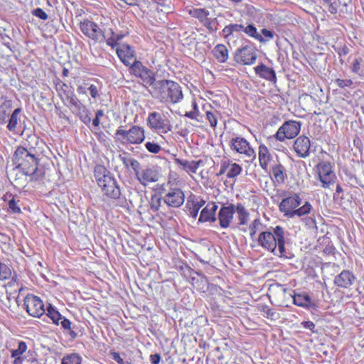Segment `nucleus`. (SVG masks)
<instances>
[{"label":"nucleus","mask_w":364,"mask_h":364,"mask_svg":"<svg viewBox=\"0 0 364 364\" xmlns=\"http://www.w3.org/2000/svg\"><path fill=\"white\" fill-rule=\"evenodd\" d=\"M241 172V165L230 159H225L220 162V169L215 176H217V177L225 176L228 179H234L240 176Z\"/></svg>","instance_id":"obj_13"},{"label":"nucleus","mask_w":364,"mask_h":364,"mask_svg":"<svg viewBox=\"0 0 364 364\" xmlns=\"http://www.w3.org/2000/svg\"><path fill=\"white\" fill-rule=\"evenodd\" d=\"M8 204V208H9L10 212L14 214H20L21 213V209L19 207V200H10L9 202H6Z\"/></svg>","instance_id":"obj_50"},{"label":"nucleus","mask_w":364,"mask_h":364,"mask_svg":"<svg viewBox=\"0 0 364 364\" xmlns=\"http://www.w3.org/2000/svg\"><path fill=\"white\" fill-rule=\"evenodd\" d=\"M60 364H82V357L77 353H70L64 355Z\"/></svg>","instance_id":"obj_43"},{"label":"nucleus","mask_w":364,"mask_h":364,"mask_svg":"<svg viewBox=\"0 0 364 364\" xmlns=\"http://www.w3.org/2000/svg\"><path fill=\"white\" fill-rule=\"evenodd\" d=\"M259 311L262 312V316L267 319H270V321H275L279 318V314L268 306H260Z\"/></svg>","instance_id":"obj_42"},{"label":"nucleus","mask_w":364,"mask_h":364,"mask_svg":"<svg viewBox=\"0 0 364 364\" xmlns=\"http://www.w3.org/2000/svg\"><path fill=\"white\" fill-rule=\"evenodd\" d=\"M316 172L318 174V181L322 183V188L327 189L334 184L336 179L333 167L328 161H320L316 166Z\"/></svg>","instance_id":"obj_8"},{"label":"nucleus","mask_w":364,"mask_h":364,"mask_svg":"<svg viewBox=\"0 0 364 364\" xmlns=\"http://www.w3.org/2000/svg\"><path fill=\"white\" fill-rule=\"evenodd\" d=\"M323 255H333L335 254V247L333 245L332 242H328L326 247L323 248Z\"/></svg>","instance_id":"obj_55"},{"label":"nucleus","mask_w":364,"mask_h":364,"mask_svg":"<svg viewBox=\"0 0 364 364\" xmlns=\"http://www.w3.org/2000/svg\"><path fill=\"white\" fill-rule=\"evenodd\" d=\"M213 53L219 63H225L228 58V50L223 44L217 45L213 48Z\"/></svg>","instance_id":"obj_35"},{"label":"nucleus","mask_w":364,"mask_h":364,"mask_svg":"<svg viewBox=\"0 0 364 364\" xmlns=\"http://www.w3.org/2000/svg\"><path fill=\"white\" fill-rule=\"evenodd\" d=\"M272 173V181L275 186H280L284 183L287 178L286 168L284 165L278 162L269 168Z\"/></svg>","instance_id":"obj_24"},{"label":"nucleus","mask_w":364,"mask_h":364,"mask_svg":"<svg viewBox=\"0 0 364 364\" xmlns=\"http://www.w3.org/2000/svg\"><path fill=\"white\" fill-rule=\"evenodd\" d=\"M243 31L250 37L257 40L260 43H266L267 40L257 32V29L253 23H250L247 26H244Z\"/></svg>","instance_id":"obj_37"},{"label":"nucleus","mask_w":364,"mask_h":364,"mask_svg":"<svg viewBox=\"0 0 364 364\" xmlns=\"http://www.w3.org/2000/svg\"><path fill=\"white\" fill-rule=\"evenodd\" d=\"M16 348L10 350V358H13V364H22L26 358L23 354L28 349V346L23 341H16Z\"/></svg>","instance_id":"obj_23"},{"label":"nucleus","mask_w":364,"mask_h":364,"mask_svg":"<svg viewBox=\"0 0 364 364\" xmlns=\"http://www.w3.org/2000/svg\"><path fill=\"white\" fill-rule=\"evenodd\" d=\"M151 85L154 90L159 91H181L177 82L168 80H155Z\"/></svg>","instance_id":"obj_27"},{"label":"nucleus","mask_w":364,"mask_h":364,"mask_svg":"<svg viewBox=\"0 0 364 364\" xmlns=\"http://www.w3.org/2000/svg\"><path fill=\"white\" fill-rule=\"evenodd\" d=\"M190 14L193 17L198 18L200 22H203L210 13L205 9H194L190 11Z\"/></svg>","instance_id":"obj_46"},{"label":"nucleus","mask_w":364,"mask_h":364,"mask_svg":"<svg viewBox=\"0 0 364 364\" xmlns=\"http://www.w3.org/2000/svg\"><path fill=\"white\" fill-rule=\"evenodd\" d=\"M2 200H4V201H5V202H9L11 200H19V199L18 198V196H16V195H13L12 193H11L9 192L6 193L5 195H4V196H2Z\"/></svg>","instance_id":"obj_61"},{"label":"nucleus","mask_w":364,"mask_h":364,"mask_svg":"<svg viewBox=\"0 0 364 364\" xmlns=\"http://www.w3.org/2000/svg\"><path fill=\"white\" fill-rule=\"evenodd\" d=\"M205 205V200L203 198H193L188 200V214L191 217L196 218L198 214L199 210Z\"/></svg>","instance_id":"obj_32"},{"label":"nucleus","mask_w":364,"mask_h":364,"mask_svg":"<svg viewBox=\"0 0 364 364\" xmlns=\"http://www.w3.org/2000/svg\"><path fill=\"white\" fill-rule=\"evenodd\" d=\"M218 210V205L214 202H210L206 204L205 207L201 210L200 217H198V222H214L216 220L215 212Z\"/></svg>","instance_id":"obj_26"},{"label":"nucleus","mask_w":364,"mask_h":364,"mask_svg":"<svg viewBox=\"0 0 364 364\" xmlns=\"http://www.w3.org/2000/svg\"><path fill=\"white\" fill-rule=\"evenodd\" d=\"M129 70L131 73L140 77L145 83V86L151 85L155 81L154 73L136 59L132 64Z\"/></svg>","instance_id":"obj_14"},{"label":"nucleus","mask_w":364,"mask_h":364,"mask_svg":"<svg viewBox=\"0 0 364 364\" xmlns=\"http://www.w3.org/2000/svg\"><path fill=\"white\" fill-rule=\"evenodd\" d=\"M11 276L10 268L0 261V280L10 279Z\"/></svg>","instance_id":"obj_47"},{"label":"nucleus","mask_w":364,"mask_h":364,"mask_svg":"<svg viewBox=\"0 0 364 364\" xmlns=\"http://www.w3.org/2000/svg\"><path fill=\"white\" fill-rule=\"evenodd\" d=\"M77 112H79L80 119H81L82 122L85 123V124H90V118L88 115L87 109H86V108L81 109V111Z\"/></svg>","instance_id":"obj_54"},{"label":"nucleus","mask_w":364,"mask_h":364,"mask_svg":"<svg viewBox=\"0 0 364 364\" xmlns=\"http://www.w3.org/2000/svg\"><path fill=\"white\" fill-rule=\"evenodd\" d=\"M104 113L103 110L98 109L97 112H95V117L92 119V125L95 126V127H99L100 126V119H101L102 117H103Z\"/></svg>","instance_id":"obj_56"},{"label":"nucleus","mask_w":364,"mask_h":364,"mask_svg":"<svg viewBox=\"0 0 364 364\" xmlns=\"http://www.w3.org/2000/svg\"><path fill=\"white\" fill-rule=\"evenodd\" d=\"M119 58H134L136 59L135 51L133 48L128 44H121L116 50Z\"/></svg>","instance_id":"obj_36"},{"label":"nucleus","mask_w":364,"mask_h":364,"mask_svg":"<svg viewBox=\"0 0 364 364\" xmlns=\"http://www.w3.org/2000/svg\"><path fill=\"white\" fill-rule=\"evenodd\" d=\"M235 214V207L234 204L228 203L223 205L218 213V220H219L220 227L227 228L230 227L233 220V215Z\"/></svg>","instance_id":"obj_19"},{"label":"nucleus","mask_w":364,"mask_h":364,"mask_svg":"<svg viewBox=\"0 0 364 364\" xmlns=\"http://www.w3.org/2000/svg\"><path fill=\"white\" fill-rule=\"evenodd\" d=\"M38 144H39L38 136L36 134H30L23 141V146H20L17 149H23L31 154H37Z\"/></svg>","instance_id":"obj_29"},{"label":"nucleus","mask_w":364,"mask_h":364,"mask_svg":"<svg viewBox=\"0 0 364 364\" xmlns=\"http://www.w3.org/2000/svg\"><path fill=\"white\" fill-rule=\"evenodd\" d=\"M11 106L9 102H5L0 105V125L6 123V119L10 116Z\"/></svg>","instance_id":"obj_39"},{"label":"nucleus","mask_w":364,"mask_h":364,"mask_svg":"<svg viewBox=\"0 0 364 364\" xmlns=\"http://www.w3.org/2000/svg\"><path fill=\"white\" fill-rule=\"evenodd\" d=\"M26 312L29 316L35 318H40L45 314V306L43 301L34 294H27L23 299Z\"/></svg>","instance_id":"obj_11"},{"label":"nucleus","mask_w":364,"mask_h":364,"mask_svg":"<svg viewBox=\"0 0 364 364\" xmlns=\"http://www.w3.org/2000/svg\"><path fill=\"white\" fill-rule=\"evenodd\" d=\"M144 139H146L144 129L139 125H133L129 129H125L120 126L114 132L116 142L125 147L141 144Z\"/></svg>","instance_id":"obj_5"},{"label":"nucleus","mask_w":364,"mask_h":364,"mask_svg":"<svg viewBox=\"0 0 364 364\" xmlns=\"http://www.w3.org/2000/svg\"><path fill=\"white\" fill-rule=\"evenodd\" d=\"M301 203V198L297 193H294L282 199L281 203L278 205V210L283 213L284 216L293 218L295 216H305L311 210V205L309 202H305L304 205L299 207Z\"/></svg>","instance_id":"obj_3"},{"label":"nucleus","mask_w":364,"mask_h":364,"mask_svg":"<svg viewBox=\"0 0 364 364\" xmlns=\"http://www.w3.org/2000/svg\"><path fill=\"white\" fill-rule=\"evenodd\" d=\"M235 208H236V214L237 218H238L239 226L246 225L247 224V221H249L250 215L247 208H245L242 203H237V205H235Z\"/></svg>","instance_id":"obj_33"},{"label":"nucleus","mask_w":364,"mask_h":364,"mask_svg":"<svg viewBox=\"0 0 364 364\" xmlns=\"http://www.w3.org/2000/svg\"><path fill=\"white\" fill-rule=\"evenodd\" d=\"M206 120L209 122L210 126L215 129L218 124V118L216 117L215 113L212 111H206L205 112Z\"/></svg>","instance_id":"obj_51"},{"label":"nucleus","mask_w":364,"mask_h":364,"mask_svg":"<svg viewBox=\"0 0 364 364\" xmlns=\"http://www.w3.org/2000/svg\"><path fill=\"white\" fill-rule=\"evenodd\" d=\"M14 163L26 176L31 177V181H36L39 178V174L37 172V153H28L22 148H17L14 154Z\"/></svg>","instance_id":"obj_2"},{"label":"nucleus","mask_w":364,"mask_h":364,"mask_svg":"<svg viewBox=\"0 0 364 364\" xmlns=\"http://www.w3.org/2000/svg\"><path fill=\"white\" fill-rule=\"evenodd\" d=\"M159 102L166 105H173L183 99V92H159Z\"/></svg>","instance_id":"obj_31"},{"label":"nucleus","mask_w":364,"mask_h":364,"mask_svg":"<svg viewBox=\"0 0 364 364\" xmlns=\"http://www.w3.org/2000/svg\"><path fill=\"white\" fill-rule=\"evenodd\" d=\"M21 109L20 108H16L13 111L11 115H10L9 120H8L7 129L10 132H14L16 129V124H18V115H19Z\"/></svg>","instance_id":"obj_44"},{"label":"nucleus","mask_w":364,"mask_h":364,"mask_svg":"<svg viewBox=\"0 0 364 364\" xmlns=\"http://www.w3.org/2000/svg\"><path fill=\"white\" fill-rule=\"evenodd\" d=\"M58 96L62 99L66 107H70L74 111H80L81 109H85V107L75 96L74 92H58Z\"/></svg>","instance_id":"obj_25"},{"label":"nucleus","mask_w":364,"mask_h":364,"mask_svg":"<svg viewBox=\"0 0 364 364\" xmlns=\"http://www.w3.org/2000/svg\"><path fill=\"white\" fill-rule=\"evenodd\" d=\"M258 162H259L260 168L264 172H268L270 168V164L272 162V155L270 151L263 144L258 146Z\"/></svg>","instance_id":"obj_22"},{"label":"nucleus","mask_w":364,"mask_h":364,"mask_svg":"<svg viewBox=\"0 0 364 364\" xmlns=\"http://www.w3.org/2000/svg\"><path fill=\"white\" fill-rule=\"evenodd\" d=\"M127 168H132L134 172H138L142 171V168H141L140 163L139 161L137 162H132L129 164V165L124 166Z\"/></svg>","instance_id":"obj_58"},{"label":"nucleus","mask_w":364,"mask_h":364,"mask_svg":"<svg viewBox=\"0 0 364 364\" xmlns=\"http://www.w3.org/2000/svg\"><path fill=\"white\" fill-rule=\"evenodd\" d=\"M350 70L360 76L364 75V61L362 58H356L354 59Z\"/></svg>","instance_id":"obj_40"},{"label":"nucleus","mask_w":364,"mask_h":364,"mask_svg":"<svg viewBox=\"0 0 364 364\" xmlns=\"http://www.w3.org/2000/svg\"><path fill=\"white\" fill-rule=\"evenodd\" d=\"M110 355L111 358H112V360L118 363V364H124V362H123V359L121 358L119 353L115 351H110Z\"/></svg>","instance_id":"obj_59"},{"label":"nucleus","mask_w":364,"mask_h":364,"mask_svg":"<svg viewBox=\"0 0 364 364\" xmlns=\"http://www.w3.org/2000/svg\"><path fill=\"white\" fill-rule=\"evenodd\" d=\"M229 148L234 154H237L250 160H255L257 154L249 141L240 135H235L229 141Z\"/></svg>","instance_id":"obj_6"},{"label":"nucleus","mask_w":364,"mask_h":364,"mask_svg":"<svg viewBox=\"0 0 364 364\" xmlns=\"http://www.w3.org/2000/svg\"><path fill=\"white\" fill-rule=\"evenodd\" d=\"M224 38H228L232 34V27L230 24L226 26L222 31Z\"/></svg>","instance_id":"obj_63"},{"label":"nucleus","mask_w":364,"mask_h":364,"mask_svg":"<svg viewBox=\"0 0 364 364\" xmlns=\"http://www.w3.org/2000/svg\"><path fill=\"white\" fill-rule=\"evenodd\" d=\"M255 73L260 77L264 78L270 82H276V73L273 68L260 63L254 68Z\"/></svg>","instance_id":"obj_28"},{"label":"nucleus","mask_w":364,"mask_h":364,"mask_svg":"<svg viewBox=\"0 0 364 364\" xmlns=\"http://www.w3.org/2000/svg\"><path fill=\"white\" fill-rule=\"evenodd\" d=\"M80 28L82 33L95 42L104 41L106 38L105 33L100 28L98 25L90 20H84L80 24Z\"/></svg>","instance_id":"obj_12"},{"label":"nucleus","mask_w":364,"mask_h":364,"mask_svg":"<svg viewBox=\"0 0 364 364\" xmlns=\"http://www.w3.org/2000/svg\"><path fill=\"white\" fill-rule=\"evenodd\" d=\"M145 148L146 150L148 151V152L154 154H157L159 153L160 150H161V147L159 144L154 143L151 141H147L145 144Z\"/></svg>","instance_id":"obj_48"},{"label":"nucleus","mask_w":364,"mask_h":364,"mask_svg":"<svg viewBox=\"0 0 364 364\" xmlns=\"http://www.w3.org/2000/svg\"><path fill=\"white\" fill-rule=\"evenodd\" d=\"M261 33L264 37L267 38V41L269 39L273 38L274 33L272 31L268 30L267 28H262L261 30Z\"/></svg>","instance_id":"obj_62"},{"label":"nucleus","mask_w":364,"mask_h":364,"mask_svg":"<svg viewBox=\"0 0 364 364\" xmlns=\"http://www.w3.org/2000/svg\"><path fill=\"white\" fill-rule=\"evenodd\" d=\"M355 282V276L348 269H343L334 277L333 283L341 289H348Z\"/></svg>","instance_id":"obj_21"},{"label":"nucleus","mask_w":364,"mask_h":364,"mask_svg":"<svg viewBox=\"0 0 364 364\" xmlns=\"http://www.w3.org/2000/svg\"><path fill=\"white\" fill-rule=\"evenodd\" d=\"M262 223L259 218H257L254 219V220L249 224L248 230H249V236L250 238H255V235L261 230L262 228Z\"/></svg>","instance_id":"obj_41"},{"label":"nucleus","mask_w":364,"mask_h":364,"mask_svg":"<svg viewBox=\"0 0 364 364\" xmlns=\"http://www.w3.org/2000/svg\"><path fill=\"white\" fill-rule=\"evenodd\" d=\"M160 208V198L155 196L151 197V203H149V209L153 213H157Z\"/></svg>","instance_id":"obj_52"},{"label":"nucleus","mask_w":364,"mask_h":364,"mask_svg":"<svg viewBox=\"0 0 364 364\" xmlns=\"http://www.w3.org/2000/svg\"><path fill=\"white\" fill-rule=\"evenodd\" d=\"M164 203L171 208H179L183 205L185 195L179 187H171L164 195Z\"/></svg>","instance_id":"obj_16"},{"label":"nucleus","mask_w":364,"mask_h":364,"mask_svg":"<svg viewBox=\"0 0 364 364\" xmlns=\"http://www.w3.org/2000/svg\"><path fill=\"white\" fill-rule=\"evenodd\" d=\"M45 314H46L47 317L50 318V321H52L53 323L55 326L60 325V327L64 330L68 331L70 335L75 337L76 333L70 328V321L66 318L62 316L50 304H48L46 308V311H45Z\"/></svg>","instance_id":"obj_15"},{"label":"nucleus","mask_w":364,"mask_h":364,"mask_svg":"<svg viewBox=\"0 0 364 364\" xmlns=\"http://www.w3.org/2000/svg\"><path fill=\"white\" fill-rule=\"evenodd\" d=\"M134 173H135L136 179L144 187H146L151 183H156L159 179V172L154 167H146L141 171Z\"/></svg>","instance_id":"obj_17"},{"label":"nucleus","mask_w":364,"mask_h":364,"mask_svg":"<svg viewBox=\"0 0 364 364\" xmlns=\"http://www.w3.org/2000/svg\"><path fill=\"white\" fill-rule=\"evenodd\" d=\"M258 246L266 252L277 256L287 258L286 241L284 240V228L276 225L270 227L259 232L257 237Z\"/></svg>","instance_id":"obj_1"},{"label":"nucleus","mask_w":364,"mask_h":364,"mask_svg":"<svg viewBox=\"0 0 364 364\" xmlns=\"http://www.w3.org/2000/svg\"><path fill=\"white\" fill-rule=\"evenodd\" d=\"M149 362H151V364H159L160 355L159 353L151 355L149 356Z\"/></svg>","instance_id":"obj_64"},{"label":"nucleus","mask_w":364,"mask_h":364,"mask_svg":"<svg viewBox=\"0 0 364 364\" xmlns=\"http://www.w3.org/2000/svg\"><path fill=\"white\" fill-rule=\"evenodd\" d=\"M336 51L338 53V54L341 55H346L349 53L350 49L346 45H344L343 46H340L336 48Z\"/></svg>","instance_id":"obj_57"},{"label":"nucleus","mask_w":364,"mask_h":364,"mask_svg":"<svg viewBox=\"0 0 364 364\" xmlns=\"http://www.w3.org/2000/svg\"><path fill=\"white\" fill-rule=\"evenodd\" d=\"M127 35L128 32L121 31L119 33H115L112 28H109L107 34H105L106 38L105 41L109 46L114 48L119 46V42Z\"/></svg>","instance_id":"obj_30"},{"label":"nucleus","mask_w":364,"mask_h":364,"mask_svg":"<svg viewBox=\"0 0 364 364\" xmlns=\"http://www.w3.org/2000/svg\"><path fill=\"white\" fill-rule=\"evenodd\" d=\"M300 123L296 121H286L278 128L273 137L276 140L284 142L287 139H292L299 134Z\"/></svg>","instance_id":"obj_9"},{"label":"nucleus","mask_w":364,"mask_h":364,"mask_svg":"<svg viewBox=\"0 0 364 364\" xmlns=\"http://www.w3.org/2000/svg\"><path fill=\"white\" fill-rule=\"evenodd\" d=\"M95 178L105 196L119 199L121 192L117 184V181L111 177L109 171L104 166H99L95 168Z\"/></svg>","instance_id":"obj_4"},{"label":"nucleus","mask_w":364,"mask_h":364,"mask_svg":"<svg viewBox=\"0 0 364 364\" xmlns=\"http://www.w3.org/2000/svg\"><path fill=\"white\" fill-rule=\"evenodd\" d=\"M336 84L341 88H344L345 87H348L352 84L351 80H341L338 79L336 80Z\"/></svg>","instance_id":"obj_60"},{"label":"nucleus","mask_w":364,"mask_h":364,"mask_svg":"<svg viewBox=\"0 0 364 364\" xmlns=\"http://www.w3.org/2000/svg\"><path fill=\"white\" fill-rule=\"evenodd\" d=\"M147 125L149 129L163 134H167L171 131L169 119L158 112L148 114Z\"/></svg>","instance_id":"obj_10"},{"label":"nucleus","mask_w":364,"mask_h":364,"mask_svg":"<svg viewBox=\"0 0 364 364\" xmlns=\"http://www.w3.org/2000/svg\"><path fill=\"white\" fill-rule=\"evenodd\" d=\"M31 14L41 20H46L48 18V14L41 8L33 9Z\"/></svg>","instance_id":"obj_53"},{"label":"nucleus","mask_w":364,"mask_h":364,"mask_svg":"<svg viewBox=\"0 0 364 364\" xmlns=\"http://www.w3.org/2000/svg\"><path fill=\"white\" fill-rule=\"evenodd\" d=\"M257 58V48L250 41L247 45L236 49L233 54V60L240 65H252L256 62Z\"/></svg>","instance_id":"obj_7"},{"label":"nucleus","mask_w":364,"mask_h":364,"mask_svg":"<svg viewBox=\"0 0 364 364\" xmlns=\"http://www.w3.org/2000/svg\"><path fill=\"white\" fill-rule=\"evenodd\" d=\"M181 182V178H179V175L176 171H169L168 176H167V186L168 188H178L179 183Z\"/></svg>","instance_id":"obj_45"},{"label":"nucleus","mask_w":364,"mask_h":364,"mask_svg":"<svg viewBox=\"0 0 364 364\" xmlns=\"http://www.w3.org/2000/svg\"><path fill=\"white\" fill-rule=\"evenodd\" d=\"M69 70L66 68H63L62 71V80L58 79V81L55 82V89L56 91H59L62 90V91H66L67 89L70 87V82L66 79L69 76Z\"/></svg>","instance_id":"obj_38"},{"label":"nucleus","mask_w":364,"mask_h":364,"mask_svg":"<svg viewBox=\"0 0 364 364\" xmlns=\"http://www.w3.org/2000/svg\"><path fill=\"white\" fill-rule=\"evenodd\" d=\"M309 149H311V141L305 135L297 137L293 144V149L297 156L301 159H306L309 156Z\"/></svg>","instance_id":"obj_20"},{"label":"nucleus","mask_w":364,"mask_h":364,"mask_svg":"<svg viewBox=\"0 0 364 364\" xmlns=\"http://www.w3.org/2000/svg\"><path fill=\"white\" fill-rule=\"evenodd\" d=\"M324 5L328 6V11L331 14H336L338 13V9L341 4L340 0H335L332 1L330 0L329 3H324Z\"/></svg>","instance_id":"obj_49"},{"label":"nucleus","mask_w":364,"mask_h":364,"mask_svg":"<svg viewBox=\"0 0 364 364\" xmlns=\"http://www.w3.org/2000/svg\"><path fill=\"white\" fill-rule=\"evenodd\" d=\"M172 159L175 164L179 166L185 173L190 176L196 173L199 167L204 166V161L202 159L188 161L178 158L176 154H172Z\"/></svg>","instance_id":"obj_18"},{"label":"nucleus","mask_w":364,"mask_h":364,"mask_svg":"<svg viewBox=\"0 0 364 364\" xmlns=\"http://www.w3.org/2000/svg\"><path fill=\"white\" fill-rule=\"evenodd\" d=\"M293 303L296 306L309 309L311 306V299L306 293L296 294L293 296Z\"/></svg>","instance_id":"obj_34"}]
</instances>
